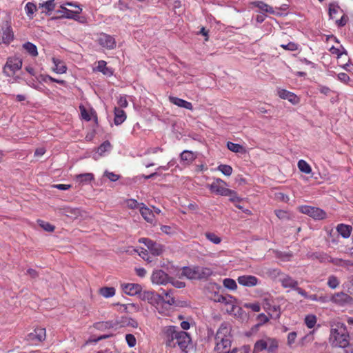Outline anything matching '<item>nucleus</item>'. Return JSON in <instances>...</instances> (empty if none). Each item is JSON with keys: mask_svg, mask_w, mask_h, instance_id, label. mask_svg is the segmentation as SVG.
Here are the masks:
<instances>
[{"mask_svg": "<svg viewBox=\"0 0 353 353\" xmlns=\"http://www.w3.org/2000/svg\"><path fill=\"white\" fill-rule=\"evenodd\" d=\"M164 333L167 337V345L175 346L177 344L181 350L187 351L191 338L186 332L179 330L176 326H169L165 328Z\"/></svg>", "mask_w": 353, "mask_h": 353, "instance_id": "obj_1", "label": "nucleus"}, {"mask_svg": "<svg viewBox=\"0 0 353 353\" xmlns=\"http://www.w3.org/2000/svg\"><path fill=\"white\" fill-rule=\"evenodd\" d=\"M230 332L231 326L230 323H222L215 335L216 345L214 350L218 353L225 352L227 349L230 347L232 344Z\"/></svg>", "mask_w": 353, "mask_h": 353, "instance_id": "obj_2", "label": "nucleus"}, {"mask_svg": "<svg viewBox=\"0 0 353 353\" xmlns=\"http://www.w3.org/2000/svg\"><path fill=\"white\" fill-rule=\"evenodd\" d=\"M330 339L333 345L342 348L347 347L350 345V336L347 331L346 326L341 324L337 328H332Z\"/></svg>", "mask_w": 353, "mask_h": 353, "instance_id": "obj_3", "label": "nucleus"}, {"mask_svg": "<svg viewBox=\"0 0 353 353\" xmlns=\"http://www.w3.org/2000/svg\"><path fill=\"white\" fill-rule=\"evenodd\" d=\"M279 348V341L275 338L268 337L265 339H260L255 342L253 351L259 353L267 350L268 353H276Z\"/></svg>", "mask_w": 353, "mask_h": 353, "instance_id": "obj_4", "label": "nucleus"}, {"mask_svg": "<svg viewBox=\"0 0 353 353\" xmlns=\"http://www.w3.org/2000/svg\"><path fill=\"white\" fill-rule=\"evenodd\" d=\"M22 67V60L18 57H9L3 68L7 77H12Z\"/></svg>", "mask_w": 353, "mask_h": 353, "instance_id": "obj_5", "label": "nucleus"}, {"mask_svg": "<svg viewBox=\"0 0 353 353\" xmlns=\"http://www.w3.org/2000/svg\"><path fill=\"white\" fill-rule=\"evenodd\" d=\"M65 5L73 7L75 9L69 10L64 5L61 6V10H57V13L59 14V17L61 18L76 19L82 11V9L79 6L73 3H66Z\"/></svg>", "mask_w": 353, "mask_h": 353, "instance_id": "obj_6", "label": "nucleus"}, {"mask_svg": "<svg viewBox=\"0 0 353 353\" xmlns=\"http://www.w3.org/2000/svg\"><path fill=\"white\" fill-rule=\"evenodd\" d=\"M226 183L221 179H215L211 184H208L207 187L209 190L217 195L225 196L234 194L232 190L225 188Z\"/></svg>", "mask_w": 353, "mask_h": 353, "instance_id": "obj_7", "label": "nucleus"}, {"mask_svg": "<svg viewBox=\"0 0 353 353\" xmlns=\"http://www.w3.org/2000/svg\"><path fill=\"white\" fill-rule=\"evenodd\" d=\"M299 211L316 220H323L326 217V212L316 207L301 205L299 207Z\"/></svg>", "mask_w": 353, "mask_h": 353, "instance_id": "obj_8", "label": "nucleus"}, {"mask_svg": "<svg viewBox=\"0 0 353 353\" xmlns=\"http://www.w3.org/2000/svg\"><path fill=\"white\" fill-rule=\"evenodd\" d=\"M46 337V329L37 327L26 336V339L30 344L37 345L43 341Z\"/></svg>", "mask_w": 353, "mask_h": 353, "instance_id": "obj_9", "label": "nucleus"}, {"mask_svg": "<svg viewBox=\"0 0 353 353\" xmlns=\"http://www.w3.org/2000/svg\"><path fill=\"white\" fill-rule=\"evenodd\" d=\"M14 39V32L10 23L6 21L1 28L0 32V42L4 44H10Z\"/></svg>", "mask_w": 353, "mask_h": 353, "instance_id": "obj_10", "label": "nucleus"}, {"mask_svg": "<svg viewBox=\"0 0 353 353\" xmlns=\"http://www.w3.org/2000/svg\"><path fill=\"white\" fill-rule=\"evenodd\" d=\"M97 42L101 47L107 49H114L116 47L115 39L106 33L101 32L99 34Z\"/></svg>", "mask_w": 353, "mask_h": 353, "instance_id": "obj_11", "label": "nucleus"}, {"mask_svg": "<svg viewBox=\"0 0 353 353\" xmlns=\"http://www.w3.org/2000/svg\"><path fill=\"white\" fill-rule=\"evenodd\" d=\"M152 282L157 285H166L170 281V276L162 270L153 271L151 276Z\"/></svg>", "mask_w": 353, "mask_h": 353, "instance_id": "obj_12", "label": "nucleus"}, {"mask_svg": "<svg viewBox=\"0 0 353 353\" xmlns=\"http://www.w3.org/2000/svg\"><path fill=\"white\" fill-rule=\"evenodd\" d=\"M351 300V296L343 292H336L330 299V301L339 305H344L349 303Z\"/></svg>", "mask_w": 353, "mask_h": 353, "instance_id": "obj_13", "label": "nucleus"}, {"mask_svg": "<svg viewBox=\"0 0 353 353\" xmlns=\"http://www.w3.org/2000/svg\"><path fill=\"white\" fill-rule=\"evenodd\" d=\"M279 97L282 99H286L293 105L300 102V98L294 93L285 89H279L277 91Z\"/></svg>", "mask_w": 353, "mask_h": 353, "instance_id": "obj_14", "label": "nucleus"}, {"mask_svg": "<svg viewBox=\"0 0 353 353\" xmlns=\"http://www.w3.org/2000/svg\"><path fill=\"white\" fill-rule=\"evenodd\" d=\"M212 275H214V271L211 268L196 265V280L207 281Z\"/></svg>", "mask_w": 353, "mask_h": 353, "instance_id": "obj_15", "label": "nucleus"}, {"mask_svg": "<svg viewBox=\"0 0 353 353\" xmlns=\"http://www.w3.org/2000/svg\"><path fill=\"white\" fill-rule=\"evenodd\" d=\"M121 286L123 292L129 296H135L142 291V286L138 283H125Z\"/></svg>", "mask_w": 353, "mask_h": 353, "instance_id": "obj_16", "label": "nucleus"}, {"mask_svg": "<svg viewBox=\"0 0 353 353\" xmlns=\"http://www.w3.org/2000/svg\"><path fill=\"white\" fill-rule=\"evenodd\" d=\"M238 283L245 287H254L258 284L259 279L255 276L243 275L237 279Z\"/></svg>", "mask_w": 353, "mask_h": 353, "instance_id": "obj_17", "label": "nucleus"}, {"mask_svg": "<svg viewBox=\"0 0 353 353\" xmlns=\"http://www.w3.org/2000/svg\"><path fill=\"white\" fill-rule=\"evenodd\" d=\"M139 211L142 217L150 223H153L155 221L154 212L146 207L143 203H140Z\"/></svg>", "mask_w": 353, "mask_h": 353, "instance_id": "obj_18", "label": "nucleus"}, {"mask_svg": "<svg viewBox=\"0 0 353 353\" xmlns=\"http://www.w3.org/2000/svg\"><path fill=\"white\" fill-rule=\"evenodd\" d=\"M60 212L65 216L72 219H77L81 216V210L77 208L64 206L59 209Z\"/></svg>", "mask_w": 353, "mask_h": 353, "instance_id": "obj_19", "label": "nucleus"}, {"mask_svg": "<svg viewBox=\"0 0 353 353\" xmlns=\"http://www.w3.org/2000/svg\"><path fill=\"white\" fill-rule=\"evenodd\" d=\"M169 101L170 103L177 105L178 107L183 108L190 110H193V105L192 103L184 99L176 97H169Z\"/></svg>", "mask_w": 353, "mask_h": 353, "instance_id": "obj_20", "label": "nucleus"}, {"mask_svg": "<svg viewBox=\"0 0 353 353\" xmlns=\"http://www.w3.org/2000/svg\"><path fill=\"white\" fill-rule=\"evenodd\" d=\"M279 281L285 288H290L294 290L298 285V282L289 275L283 274L279 279Z\"/></svg>", "mask_w": 353, "mask_h": 353, "instance_id": "obj_21", "label": "nucleus"}, {"mask_svg": "<svg viewBox=\"0 0 353 353\" xmlns=\"http://www.w3.org/2000/svg\"><path fill=\"white\" fill-rule=\"evenodd\" d=\"M114 123L116 125L122 124L127 119L125 112L120 108L114 107Z\"/></svg>", "mask_w": 353, "mask_h": 353, "instance_id": "obj_22", "label": "nucleus"}, {"mask_svg": "<svg viewBox=\"0 0 353 353\" xmlns=\"http://www.w3.org/2000/svg\"><path fill=\"white\" fill-rule=\"evenodd\" d=\"M52 61L54 64V67L52 68V71L57 74H64L66 72L67 66L62 60L52 57Z\"/></svg>", "mask_w": 353, "mask_h": 353, "instance_id": "obj_23", "label": "nucleus"}, {"mask_svg": "<svg viewBox=\"0 0 353 353\" xmlns=\"http://www.w3.org/2000/svg\"><path fill=\"white\" fill-rule=\"evenodd\" d=\"M140 297L142 300H147L151 303H152L154 301H157V300H163L162 295L152 291L144 292L143 293L141 294Z\"/></svg>", "mask_w": 353, "mask_h": 353, "instance_id": "obj_24", "label": "nucleus"}, {"mask_svg": "<svg viewBox=\"0 0 353 353\" xmlns=\"http://www.w3.org/2000/svg\"><path fill=\"white\" fill-rule=\"evenodd\" d=\"M308 257L312 260L316 259L321 263L332 261L330 256L327 254L323 252H315L311 254H308Z\"/></svg>", "mask_w": 353, "mask_h": 353, "instance_id": "obj_25", "label": "nucleus"}, {"mask_svg": "<svg viewBox=\"0 0 353 353\" xmlns=\"http://www.w3.org/2000/svg\"><path fill=\"white\" fill-rule=\"evenodd\" d=\"M185 276L190 280H196V265L193 267L185 266L181 270V276Z\"/></svg>", "mask_w": 353, "mask_h": 353, "instance_id": "obj_26", "label": "nucleus"}, {"mask_svg": "<svg viewBox=\"0 0 353 353\" xmlns=\"http://www.w3.org/2000/svg\"><path fill=\"white\" fill-rule=\"evenodd\" d=\"M352 227L350 225L340 223L336 226V231L344 239L350 236Z\"/></svg>", "mask_w": 353, "mask_h": 353, "instance_id": "obj_27", "label": "nucleus"}, {"mask_svg": "<svg viewBox=\"0 0 353 353\" xmlns=\"http://www.w3.org/2000/svg\"><path fill=\"white\" fill-rule=\"evenodd\" d=\"M162 294L161 295L163 296V300H159L160 301L166 303L170 305H173L175 303V299L173 297L174 290H165L161 289Z\"/></svg>", "mask_w": 353, "mask_h": 353, "instance_id": "obj_28", "label": "nucleus"}, {"mask_svg": "<svg viewBox=\"0 0 353 353\" xmlns=\"http://www.w3.org/2000/svg\"><path fill=\"white\" fill-rule=\"evenodd\" d=\"M106 61L103 60L99 61L97 62V70L102 72L106 76H111L113 74V71L111 68L107 67Z\"/></svg>", "mask_w": 353, "mask_h": 353, "instance_id": "obj_29", "label": "nucleus"}, {"mask_svg": "<svg viewBox=\"0 0 353 353\" xmlns=\"http://www.w3.org/2000/svg\"><path fill=\"white\" fill-rule=\"evenodd\" d=\"M343 12V10L337 4L332 3L329 5V16L331 19H338L337 15Z\"/></svg>", "mask_w": 353, "mask_h": 353, "instance_id": "obj_30", "label": "nucleus"}, {"mask_svg": "<svg viewBox=\"0 0 353 353\" xmlns=\"http://www.w3.org/2000/svg\"><path fill=\"white\" fill-rule=\"evenodd\" d=\"M23 48L32 57H36L38 55L37 46L31 42H26L23 44Z\"/></svg>", "mask_w": 353, "mask_h": 353, "instance_id": "obj_31", "label": "nucleus"}, {"mask_svg": "<svg viewBox=\"0 0 353 353\" xmlns=\"http://www.w3.org/2000/svg\"><path fill=\"white\" fill-rule=\"evenodd\" d=\"M252 4L256 7L260 9L261 10L268 12V13H274V9L270 6L268 5L267 3H264L263 1H256L252 3Z\"/></svg>", "mask_w": 353, "mask_h": 353, "instance_id": "obj_32", "label": "nucleus"}, {"mask_svg": "<svg viewBox=\"0 0 353 353\" xmlns=\"http://www.w3.org/2000/svg\"><path fill=\"white\" fill-rule=\"evenodd\" d=\"M227 147L231 152H234V153H245V152H247L246 150L245 149V148L243 145H241L240 144L234 143H232L230 141L228 142Z\"/></svg>", "mask_w": 353, "mask_h": 353, "instance_id": "obj_33", "label": "nucleus"}, {"mask_svg": "<svg viewBox=\"0 0 353 353\" xmlns=\"http://www.w3.org/2000/svg\"><path fill=\"white\" fill-rule=\"evenodd\" d=\"M115 288L113 287H103L100 288L99 293L105 298L112 297L115 294Z\"/></svg>", "mask_w": 353, "mask_h": 353, "instance_id": "obj_34", "label": "nucleus"}, {"mask_svg": "<svg viewBox=\"0 0 353 353\" xmlns=\"http://www.w3.org/2000/svg\"><path fill=\"white\" fill-rule=\"evenodd\" d=\"M39 8H43L42 12L48 13L55 8L54 0H48L39 4Z\"/></svg>", "mask_w": 353, "mask_h": 353, "instance_id": "obj_35", "label": "nucleus"}, {"mask_svg": "<svg viewBox=\"0 0 353 353\" xmlns=\"http://www.w3.org/2000/svg\"><path fill=\"white\" fill-rule=\"evenodd\" d=\"M164 250V246L160 243L154 242L153 245L150 248L149 251L153 256H159L161 255Z\"/></svg>", "mask_w": 353, "mask_h": 353, "instance_id": "obj_36", "label": "nucleus"}, {"mask_svg": "<svg viewBox=\"0 0 353 353\" xmlns=\"http://www.w3.org/2000/svg\"><path fill=\"white\" fill-rule=\"evenodd\" d=\"M37 10V6L32 2H28L25 6V11L30 19L33 18V14Z\"/></svg>", "mask_w": 353, "mask_h": 353, "instance_id": "obj_37", "label": "nucleus"}, {"mask_svg": "<svg viewBox=\"0 0 353 353\" xmlns=\"http://www.w3.org/2000/svg\"><path fill=\"white\" fill-rule=\"evenodd\" d=\"M94 179V175L92 173L80 174L77 176V180L82 183H88Z\"/></svg>", "mask_w": 353, "mask_h": 353, "instance_id": "obj_38", "label": "nucleus"}, {"mask_svg": "<svg viewBox=\"0 0 353 353\" xmlns=\"http://www.w3.org/2000/svg\"><path fill=\"white\" fill-rule=\"evenodd\" d=\"M298 168L301 172L305 174H310L312 172L310 165L304 160H299L298 162Z\"/></svg>", "mask_w": 353, "mask_h": 353, "instance_id": "obj_39", "label": "nucleus"}, {"mask_svg": "<svg viewBox=\"0 0 353 353\" xmlns=\"http://www.w3.org/2000/svg\"><path fill=\"white\" fill-rule=\"evenodd\" d=\"M223 286L229 290H234L237 288L236 281L230 278H226L223 281Z\"/></svg>", "mask_w": 353, "mask_h": 353, "instance_id": "obj_40", "label": "nucleus"}, {"mask_svg": "<svg viewBox=\"0 0 353 353\" xmlns=\"http://www.w3.org/2000/svg\"><path fill=\"white\" fill-rule=\"evenodd\" d=\"M112 145L108 141H104L97 149L98 154H103L105 152H110Z\"/></svg>", "mask_w": 353, "mask_h": 353, "instance_id": "obj_41", "label": "nucleus"}, {"mask_svg": "<svg viewBox=\"0 0 353 353\" xmlns=\"http://www.w3.org/2000/svg\"><path fill=\"white\" fill-rule=\"evenodd\" d=\"M340 284L338 278L334 275H330L327 279V285L331 289H336Z\"/></svg>", "mask_w": 353, "mask_h": 353, "instance_id": "obj_42", "label": "nucleus"}, {"mask_svg": "<svg viewBox=\"0 0 353 353\" xmlns=\"http://www.w3.org/2000/svg\"><path fill=\"white\" fill-rule=\"evenodd\" d=\"M316 323V317L315 315H307L305 318V323L308 328H313Z\"/></svg>", "mask_w": 353, "mask_h": 353, "instance_id": "obj_43", "label": "nucleus"}, {"mask_svg": "<svg viewBox=\"0 0 353 353\" xmlns=\"http://www.w3.org/2000/svg\"><path fill=\"white\" fill-rule=\"evenodd\" d=\"M161 230L162 232L170 236L174 235L176 233V228L170 225H161Z\"/></svg>", "mask_w": 353, "mask_h": 353, "instance_id": "obj_44", "label": "nucleus"}, {"mask_svg": "<svg viewBox=\"0 0 353 353\" xmlns=\"http://www.w3.org/2000/svg\"><path fill=\"white\" fill-rule=\"evenodd\" d=\"M205 236L208 240L214 244H219L221 241V239L213 232H206Z\"/></svg>", "mask_w": 353, "mask_h": 353, "instance_id": "obj_45", "label": "nucleus"}, {"mask_svg": "<svg viewBox=\"0 0 353 353\" xmlns=\"http://www.w3.org/2000/svg\"><path fill=\"white\" fill-rule=\"evenodd\" d=\"M38 223L41 228H42L45 231L47 232H53L54 230V226L51 225L50 223L38 220Z\"/></svg>", "mask_w": 353, "mask_h": 353, "instance_id": "obj_46", "label": "nucleus"}, {"mask_svg": "<svg viewBox=\"0 0 353 353\" xmlns=\"http://www.w3.org/2000/svg\"><path fill=\"white\" fill-rule=\"evenodd\" d=\"M218 170L225 176H230L232 173V168L228 165L221 164L219 165Z\"/></svg>", "mask_w": 353, "mask_h": 353, "instance_id": "obj_47", "label": "nucleus"}, {"mask_svg": "<svg viewBox=\"0 0 353 353\" xmlns=\"http://www.w3.org/2000/svg\"><path fill=\"white\" fill-rule=\"evenodd\" d=\"M117 104L119 105L118 108H125L128 106V102L127 100L126 95H119L117 97Z\"/></svg>", "mask_w": 353, "mask_h": 353, "instance_id": "obj_48", "label": "nucleus"}, {"mask_svg": "<svg viewBox=\"0 0 353 353\" xmlns=\"http://www.w3.org/2000/svg\"><path fill=\"white\" fill-rule=\"evenodd\" d=\"M269 310L272 312L270 315L274 316L275 319H279L281 316V308L279 305L270 306Z\"/></svg>", "mask_w": 353, "mask_h": 353, "instance_id": "obj_49", "label": "nucleus"}, {"mask_svg": "<svg viewBox=\"0 0 353 353\" xmlns=\"http://www.w3.org/2000/svg\"><path fill=\"white\" fill-rule=\"evenodd\" d=\"M105 176H106L110 181L115 182L120 179V175L117 174L114 172L105 170L104 172Z\"/></svg>", "mask_w": 353, "mask_h": 353, "instance_id": "obj_50", "label": "nucleus"}, {"mask_svg": "<svg viewBox=\"0 0 353 353\" xmlns=\"http://www.w3.org/2000/svg\"><path fill=\"white\" fill-rule=\"evenodd\" d=\"M232 299V296H223V295H218L216 299H215L216 302L219 303H223L226 305L231 303V299Z\"/></svg>", "mask_w": 353, "mask_h": 353, "instance_id": "obj_51", "label": "nucleus"}, {"mask_svg": "<svg viewBox=\"0 0 353 353\" xmlns=\"http://www.w3.org/2000/svg\"><path fill=\"white\" fill-rule=\"evenodd\" d=\"M348 19V17L346 14H343L340 19H335V22L339 27H343L347 23Z\"/></svg>", "mask_w": 353, "mask_h": 353, "instance_id": "obj_52", "label": "nucleus"}, {"mask_svg": "<svg viewBox=\"0 0 353 353\" xmlns=\"http://www.w3.org/2000/svg\"><path fill=\"white\" fill-rule=\"evenodd\" d=\"M126 342L130 347H133L136 345V338L132 334H127L125 335Z\"/></svg>", "mask_w": 353, "mask_h": 353, "instance_id": "obj_53", "label": "nucleus"}, {"mask_svg": "<svg viewBox=\"0 0 353 353\" xmlns=\"http://www.w3.org/2000/svg\"><path fill=\"white\" fill-rule=\"evenodd\" d=\"M112 326V324L110 321L98 322V323H96L94 325V327L98 330L107 329V328L111 327Z\"/></svg>", "mask_w": 353, "mask_h": 353, "instance_id": "obj_54", "label": "nucleus"}, {"mask_svg": "<svg viewBox=\"0 0 353 353\" xmlns=\"http://www.w3.org/2000/svg\"><path fill=\"white\" fill-rule=\"evenodd\" d=\"M79 109L81 111L82 118L87 121H90L91 116L89 112L86 110V108L83 105H80Z\"/></svg>", "mask_w": 353, "mask_h": 353, "instance_id": "obj_55", "label": "nucleus"}, {"mask_svg": "<svg viewBox=\"0 0 353 353\" xmlns=\"http://www.w3.org/2000/svg\"><path fill=\"white\" fill-rule=\"evenodd\" d=\"M281 47L286 50L295 51L298 49V46L294 42H289L287 44H281Z\"/></svg>", "mask_w": 353, "mask_h": 353, "instance_id": "obj_56", "label": "nucleus"}, {"mask_svg": "<svg viewBox=\"0 0 353 353\" xmlns=\"http://www.w3.org/2000/svg\"><path fill=\"white\" fill-rule=\"evenodd\" d=\"M275 214L279 219L288 220L290 219L288 212L284 210H275Z\"/></svg>", "mask_w": 353, "mask_h": 353, "instance_id": "obj_57", "label": "nucleus"}, {"mask_svg": "<svg viewBox=\"0 0 353 353\" xmlns=\"http://www.w3.org/2000/svg\"><path fill=\"white\" fill-rule=\"evenodd\" d=\"M169 283H171L174 287L181 289L183 288L185 286V283L183 281H180L178 280H175L174 278L170 276V281Z\"/></svg>", "mask_w": 353, "mask_h": 353, "instance_id": "obj_58", "label": "nucleus"}, {"mask_svg": "<svg viewBox=\"0 0 353 353\" xmlns=\"http://www.w3.org/2000/svg\"><path fill=\"white\" fill-rule=\"evenodd\" d=\"M139 242L141 243H143L148 248V249L150 250L155 241L148 238H140L139 239Z\"/></svg>", "mask_w": 353, "mask_h": 353, "instance_id": "obj_59", "label": "nucleus"}, {"mask_svg": "<svg viewBox=\"0 0 353 353\" xmlns=\"http://www.w3.org/2000/svg\"><path fill=\"white\" fill-rule=\"evenodd\" d=\"M139 242L141 243H143L148 248V249L150 250L155 241L148 238H140L139 239Z\"/></svg>", "mask_w": 353, "mask_h": 353, "instance_id": "obj_60", "label": "nucleus"}, {"mask_svg": "<svg viewBox=\"0 0 353 353\" xmlns=\"http://www.w3.org/2000/svg\"><path fill=\"white\" fill-rule=\"evenodd\" d=\"M297 336L296 332H290L288 335L287 343L289 346H291L294 342Z\"/></svg>", "mask_w": 353, "mask_h": 353, "instance_id": "obj_61", "label": "nucleus"}, {"mask_svg": "<svg viewBox=\"0 0 353 353\" xmlns=\"http://www.w3.org/2000/svg\"><path fill=\"white\" fill-rule=\"evenodd\" d=\"M139 255L145 261L150 263L152 261V259L149 256L148 250L142 248L141 251L139 253Z\"/></svg>", "mask_w": 353, "mask_h": 353, "instance_id": "obj_62", "label": "nucleus"}, {"mask_svg": "<svg viewBox=\"0 0 353 353\" xmlns=\"http://www.w3.org/2000/svg\"><path fill=\"white\" fill-rule=\"evenodd\" d=\"M257 320L259 321V323L257 324V326H260L267 323L269 321V318L263 313H261L258 315Z\"/></svg>", "mask_w": 353, "mask_h": 353, "instance_id": "obj_63", "label": "nucleus"}, {"mask_svg": "<svg viewBox=\"0 0 353 353\" xmlns=\"http://www.w3.org/2000/svg\"><path fill=\"white\" fill-rule=\"evenodd\" d=\"M318 90L321 94L325 96L329 95L332 92L331 89L329 87L322 85H319Z\"/></svg>", "mask_w": 353, "mask_h": 353, "instance_id": "obj_64", "label": "nucleus"}]
</instances>
